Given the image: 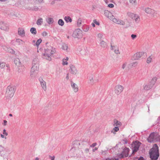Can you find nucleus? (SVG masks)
<instances>
[{"mask_svg":"<svg viewBox=\"0 0 160 160\" xmlns=\"http://www.w3.org/2000/svg\"><path fill=\"white\" fill-rule=\"evenodd\" d=\"M55 48L51 46H49L45 50L43 54L44 58L50 61L51 60L52 55L55 52Z\"/></svg>","mask_w":160,"mask_h":160,"instance_id":"obj_3","label":"nucleus"},{"mask_svg":"<svg viewBox=\"0 0 160 160\" xmlns=\"http://www.w3.org/2000/svg\"><path fill=\"white\" fill-rule=\"evenodd\" d=\"M98 81V79H96L95 77L92 75H90L88 77V83L91 84H93Z\"/></svg>","mask_w":160,"mask_h":160,"instance_id":"obj_10","label":"nucleus"},{"mask_svg":"<svg viewBox=\"0 0 160 160\" xmlns=\"http://www.w3.org/2000/svg\"><path fill=\"white\" fill-rule=\"evenodd\" d=\"M144 52H138L134 54L136 58L137 59L141 58L143 55Z\"/></svg>","mask_w":160,"mask_h":160,"instance_id":"obj_19","label":"nucleus"},{"mask_svg":"<svg viewBox=\"0 0 160 160\" xmlns=\"http://www.w3.org/2000/svg\"><path fill=\"white\" fill-rule=\"evenodd\" d=\"M82 22V20L81 18H79L78 19L77 21V25L78 27H80L81 25Z\"/></svg>","mask_w":160,"mask_h":160,"instance_id":"obj_35","label":"nucleus"},{"mask_svg":"<svg viewBox=\"0 0 160 160\" xmlns=\"http://www.w3.org/2000/svg\"><path fill=\"white\" fill-rule=\"evenodd\" d=\"M42 35L43 37H45L47 35V33L46 32H43L42 33Z\"/></svg>","mask_w":160,"mask_h":160,"instance_id":"obj_44","label":"nucleus"},{"mask_svg":"<svg viewBox=\"0 0 160 160\" xmlns=\"http://www.w3.org/2000/svg\"><path fill=\"white\" fill-rule=\"evenodd\" d=\"M141 144V143L138 141H135L133 142L132 144V153L134 154L137 152L138 150V148Z\"/></svg>","mask_w":160,"mask_h":160,"instance_id":"obj_7","label":"nucleus"},{"mask_svg":"<svg viewBox=\"0 0 160 160\" xmlns=\"http://www.w3.org/2000/svg\"><path fill=\"white\" fill-rule=\"evenodd\" d=\"M119 130L118 127H115L112 130L111 132L112 133H113L114 134H116V132H118Z\"/></svg>","mask_w":160,"mask_h":160,"instance_id":"obj_29","label":"nucleus"},{"mask_svg":"<svg viewBox=\"0 0 160 160\" xmlns=\"http://www.w3.org/2000/svg\"><path fill=\"white\" fill-rule=\"evenodd\" d=\"M85 151L86 153H88L89 152V149L88 148H86L85 149Z\"/></svg>","mask_w":160,"mask_h":160,"instance_id":"obj_53","label":"nucleus"},{"mask_svg":"<svg viewBox=\"0 0 160 160\" xmlns=\"http://www.w3.org/2000/svg\"><path fill=\"white\" fill-rule=\"evenodd\" d=\"M14 62L15 64L18 67H22L23 68V67L22 66L20 60L18 58H16L14 60Z\"/></svg>","mask_w":160,"mask_h":160,"instance_id":"obj_18","label":"nucleus"},{"mask_svg":"<svg viewBox=\"0 0 160 160\" xmlns=\"http://www.w3.org/2000/svg\"><path fill=\"white\" fill-rule=\"evenodd\" d=\"M72 36L75 38H81L83 36L82 32L79 29H76L74 31Z\"/></svg>","mask_w":160,"mask_h":160,"instance_id":"obj_5","label":"nucleus"},{"mask_svg":"<svg viewBox=\"0 0 160 160\" xmlns=\"http://www.w3.org/2000/svg\"><path fill=\"white\" fill-rule=\"evenodd\" d=\"M153 57L152 55L149 56L147 58L146 62L147 63L149 64L152 61Z\"/></svg>","mask_w":160,"mask_h":160,"instance_id":"obj_24","label":"nucleus"},{"mask_svg":"<svg viewBox=\"0 0 160 160\" xmlns=\"http://www.w3.org/2000/svg\"><path fill=\"white\" fill-rule=\"evenodd\" d=\"M71 85L74 92H77L78 90V85L73 82H71Z\"/></svg>","mask_w":160,"mask_h":160,"instance_id":"obj_17","label":"nucleus"},{"mask_svg":"<svg viewBox=\"0 0 160 160\" xmlns=\"http://www.w3.org/2000/svg\"><path fill=\"white\" fill-rule=\"evenodd\" d=\"M157 80V78L156 77H154L152 79V82L153 85L154 84L156 81Z\"/></svg>","mask_w":160,"mask_h":160,"instance_id":"obj_41","label":"nucleus"},{"mask_svg":"<svg viewBox=\"0 0 160 160\" xmlns=\"http://www.w3.org/2000/svg\"><path fill=\"white\" fill-rule=\"evenodd\" d=\"M64 20L66 21V22H71L72 21V19L70 17H65L64 18Z\"/></svg>","mask_w":160,"mask_h":160,"instance_id":"obj_31","label":"nucleus"},{"mask_svg":"<svg viewBox=\"0 0 160 160\" xmlns=\"http://www.w3.org/2000/svg\"><path fill=\"white\" fill-rule=\"evenodd\" d=\"M138 160H145V159L143 157H141L139 158Z\"/></svg>","mask_w":160,"mask_h":160,"instance_id":"obj_54","label":"nucleus"},{"mask_svg":"<svg viewBox=\"0 0 160 160\" xmlns=\"http://www.w3.org/2000/svg\"><path fill=\"white\" fill-rule=\"evenodd\" d=\"M108 7L110 8H112L114 7V5L112 3L109 4L108 5Z\"/></svg>","mask_w":160,"mask_h":160,"instance_id":"obj_47","label":"nucleus"},{"mask_svg":"<svg viewBox=\"0 0 160 160\" xmlns=\"http://www.w3.org/2000/svg\"><path fill=\"white\" fill-rule=\"evenodd\" d=\"M18 34L22 37H24L25 35V32L23 28H19L18 30Z\"/></svg>","mask_w":160,"mask_h":160,"instance_id":"obj_16","label":"nucleus"},{"mask_svg":"<svg viewBox=\"0 0 160 160\" xmlns=\"http://www.w3.org/2000/svg\"><path fill=\"white\" fill-rule=\"evenodd\" d=\"M135 14L129 12L127 13V16L132 19L133 18H134V17L135 15Z\"/></svg>","mask_w":160,"mask_h":160,"instance_id":"obj_28","label":"nucleus"},{"mask_svg":"<svg viewBox=\"0 0 160 160\" xmlns=\"http://www.w3.org/2000/svg\"><path fill=\"white\" fill-rule=\"evenodd\" d=\"M31 32L34 34H36L37 33V31L36 28H32L30 29Z\"/></svg>","mask_w":160,"mask_h":160,"instance_id":"obj_33","label":"nucleus"},{"mask_svg":"<svg viewBox=\"0 0 160 160\" xmlns=\"http://www.w3.org/2000/svg\"><path fill=\"white\" fill-rule=\"evenodd\" d=\"M105 15L108 18L112 21L113 22L122 25H125V22L123 20L115 18L114 16L112 15V13L108 11H105Z\"/></svg>","mask_w":160,"mask_h":160,"instance_id":"obj_1","label":"nucleus"},{"mask_svg":"<svg viewBox=\"0 0 160 160\" xmlns=\"http://www.w3.org/2000/svg\"><path fill=\"white\" fill-rule=\"evenodd\" d=\"M93 22L94 23V24H96L99 25V23L98 22H97L96 20V19L94 20L93 21Z\"/></svg>","mask_w":160,"mask_h":160,"instance_id":"obj_45","label":"nucleus"},{"mask_svg":"<svg viewBox=\"0 0 160 160\" xmlns=\"http://www.w3.org/2000/svg\"><path fill=\"white\" fill-rule=\"evenodd\" d=\"M111 49L113 50L114 52L116 54L120 53L118 47L116 45H111Z\"/></svg>","mask_w":160,"mask_h":160,"instance_id":"obj_14","label":"nucleus"},{"mask_svg":"<svg viewBox=\"0 0 160 160\" xmlns=\"http://www.w3.org/2000/svg\"><path fill=\"white\" fill-rule=\"evenodd\" d=\"M134 20L135 22H138L140 21V17L137 14H135L134 18H132Z\"/></svg>","mask_w":160,"mask_h":160,"instance_id":"obj_23","label":"nucleus"},{"mask_svg":"<svg viewBox=\"0 0 160 160\" xmlns=\"http://www.w3.org/2000/svg\"><path fill=\"white\" fill-rule=\"evenodd\" d=\"M101 46L102 47H105L107 46L106 43L103 41H102L100 43Z\"/></svg>","mask_w":160,"mask_h":160,"instance_id":"obj_34","label":"nucleus"},{"mask_svg":"<svg viewBox=\"0 0 160 160\" xmlns=\"http://www.w3.org/2000/svg\"><path fill=\"white\" fill-rule=\"evenodd\" d=\"M7 51L8 52H9L12 53H14L15 52V51L13 49L10 48H8L7 49Z\"/></svg>","mask_w":160,"mask_h":160,"instance_id":"obj_37","label":"nucleus"},{"mask_svg":"<svg viewBox=\"0 0 160 160\" xmlns=\"http://www.w3.org/2000/svg\"><path fill=\"white\" fill-rule=\"evenodd\" d=\"M3 133L4 135H5L6 136L8 135V133L7 132H6V131L5 129L3 130Z\"/></svg>","mask_w":160,"mask_h":160,"instance_id":"obj_48","label":"nucleus"},{"mask_svg":"<svg viewBox=\"0 0 160 160\" xmlns=\"http://www.w3.org/2000/svg\"><path fill=\"white\" fill-rule=\"evenodd\" d=\"M145 12L148 14H153L155 13V11L149 8H146L145 9Z\"/></svg>","mask_w":160,"mask_h":160,"instance_id":"obj_15","label":"nucleus"},{"mask_svg":"<svg viewBox=\"0 0 160 160\" xmlns=\"http://www.w3.org/2000/svg\"><path fill=\"white\" fill-rule=\"evenodd\" d=\"M131 36L132 39H134L137 36L136 35L132 34Z\"/></svg>","mask_w":160,"mask_h":160,"instance_id":"obj_50","label":"nucleus"},{"mask_svg":"<svg viewBox=\"0 0 160 160\" xmlns=\"http://www.w3.org/2000/svg\"><path fill=\"white\" fill-rule=\"evenodd\" d=\"M123 141L125 143H127V140L126 139H123Z\"/></svg>","mask_w":160,"mask_h":160,"instance_id":"obj_57","label":"nucleus"},{"mask_svg":"<svg viewBox=\"0 0 160 160\" xmlns=\"http://www.w3.org/2000/svg\"><path fill=\"white\" fill-rule=\"evenodd\" d=\"M43 22V19L42 18H40L38 19L37 21V25H41Z\"/></svg>","mask_w":160,"mask_h":160,"instance_id":"obj_30","label":"nucleus"},{"mask_svg":"<svg viewBox=\"0 0 160 160\" xmlns=\"http://www.w3.org/2000/svg\"><path fill=\"white\" fill-rule=\"evenodd\" d=\"M69 71L72 74L76 75L78 74V72L76 68L73 65H71L70 66Z\"/></svg>","mask_w":160,"mask_h":160,"instance_id":"obj_9","label":"nucleus"},{"mask_svg":"<svg viewBox=\"0 0 160 160\" xmlns=\"http://www.w3.org/2000/svg\"><path fill=\"white\" fill-rule=\"evenodd\" d=\"M123 87L119 85H117L115 87V92L117 94H119L123 91Z\"/></svg>","mask_w":160,"mask_h":160,"instance_id":"obj_11","label":"nucleus"},{"mask_svg":"<svg viewBox=\"0 0 160 160\" xmlns=\"http://www.w3.org/2000/svg\"><path fill=\"white\" fill-rule=\"evenodd\" d=\"M32 65L39 66V61L38 58H35L33 60Z\"/></svg>","mask_w":160,"mask_h":160,"instance_id":"obj_20","label":"nucleus"},{"mask_svg":"<svg viewBox=\"0 0 160 160\" xmlns=\"http://www.w3.org/2000/svg\"><path fill=\"white\" fill-rule=\"evenodd\" d=\"M143 88L146 90H148L151 89L152 87V85L151 86L149 84H145L143 85Z\"/></svg>","mask_w":160,"mask_h":160,"instance_id":"obj_22","label":"nucleus"},{"mask_svg":"<svg viewBox=\"0 0 160 160\" xmlns=\"http://www.w3.org/2000/svg\"><path fill=\"white\" fill-rule=\"evenodd\" d=\"M158 134L157 132H152L149 135L148 141L149 142H156L158 141Z\"/></svg>","mask_w":160,"mask_h":160,"instance_id":"obj_6","label":"nucleus"},{"mask_svg":"<svg viewBox=\"0 0 160 160\" xmlns=\"http://www.w3.org/2000/svg\"><path fill=\"white\" fill-rule=\"evenodd\" d=\"M136 2V0H130V2L132 4L135 3Z\"/></svg>","mask_w":160,"mask_h":160,"instance_id":"obj_49","label":"nucleus"},{"mask_svg":"<svg viewBox=\"0 0 160 160\" xmlns=\"http://www.w3.org/2000/svg\"><path fill=\"white\" fill-rule=\"evenodd\" d=\"M58 23V24L61 26H63L64 24V22L62 19H61L59 20Z\"/></svg>","mask_w":160,"mask_h":160,"instance_id":"obj_36","label":"nucleus"},{"mask_svg":"<svg viewBox=\"0 0 160 160\" xmlns=\"http://www.w3.org/2000/svg\"><path fill=\"white\" fill-rule=\"evenodd\" d=\"M114 124L113 125L115 126H117L120 127L121 125V123L120 122L118 121L116 119H114Z\"/></svg>","mask_w":160,"mask_h":160,"instance_id":"obj_25","label":"nucleus"},{"mask_svg":"<svg viewBox=\"0 0 160 160\" xmlns=\"http://www.w3.org/2000/svg\"><path fill=\"white\" fill-rule=\"evenodd\" d=\"M9 115V116H11V117L12 116V115L11 114H10Z\"/></svg>","mask_w":160,"mask_h":160,"instance_id":"obj_61","label":"nucleus"},{"mask_svg":"<svg viewBox=\"0 0 160 160\" xmlns=\"http://www.w3.org/2000/svg\"><path fill=\"white\" fill-rule=\"evenodd\" d=\"M39 81L40 82L41 85L42 89L45 91L47 89V87L46 86V82L44 81L42 78L40 77L39 78Z\"/></svg>","mask_w":160,"mask_h":160,"instance_id":"obj_13","label":"nucleus"},{"mask_svg":"<svg viewBox=\"0 0 160 160\" xmlns=\"http://www.w3.org/2000/svg\"><path fill=\"white\" fill-rule=\"evenodd\" d=\"M39 69V66L32 65L31 69L30 74L31 77H34L37 75Z\"/></svg>","mask_w":160,"mask_h":160,"instance_id":"obj_8","label":"nucleus"},{"mask_svg":"<svg viewBox=\"0 0 160 160\" xmlns=\"http://www.w3.org/2000/svg\"><path fill=\"white\" fill-rule=\"evenodd\" d=\"M35 160H39V158H36Z\"/></svg>","mask_w":160,"mask_h":160,"instance_id":"obj_59","label":"nucleus"},{"mask_svg":"<svg viewBox=\"0 0 160 160\" xmlns=\"http://www.w3.org/2000/svg\"><path fill=\"white\" fill-rule=\"evenodd\" d=\"M150 157L152 160H157L159 156L158 148L156 144H155L149 152Z\"/></svg>","mask_w":160,"mask_h":160,"instance_id":"obj_2","label":"nucleus"},{"mask_svg":"<svg viewBox=\"0 0 160 160\" xmlns=\"http://www.w3.org/2000/svg\"><path fill=\"white\" fill-rule=\"evenodd\" d=\"M1 136L2 138H5V139H6V137H4V136L3 135L1 134Z\"/></svg>","mask_w":160,"mask_h":160,"instance_id":"obj_56","label":"nucleus"},{"mask_svg":"<svg viewBox=\"0 0 160 160\" xmlns=\"http://www.w3.org/2000/svg\"><path fill=\"white\" fill-rule=\"evenodd\" d=\"M61 48L63 50L67 51L68 49V45L65 43H63L62 46Z\"/></svg>","mask_w":160,"mask_h":160,"instance_id":"obj_26","label":"nucleus"},{"mask_svg":"<svg viewBox=\"0 0 160 160\" xmlns=\"http://www.w3.org/2000/svg\"><path fill=\"white\" fill-rule=\"evenodd\" d=\"M6 65V64L4 62H2L0 63V68H4Z\"/></svg>","mask_w":160,"mask_h":160,"instance_id":"obj_40","label":"nucleus"},{"mask_svg":"<svg viewBox=\"0 0 160 160\" xmlns=\"http://www.w3.org/2000/svg\"><path fill=\"white\" fill-rule=\"evenodd\" d=\"M129 149L128 148H125L123 149L122 153L120 156V158H122L124 157H127L128 156Z\"/></svg>","mask_w":160,"mask_h":160,"instance_id":"obj_12","label":"nucleus"},{"mask_svg":"<svg viewBox=\"0 0 160 160\" xmlns=\"http://www.w3.org/2000/svg\"><path fill=\"white\" fill-rule=\"evenodd\" d=\"M92 25L93 27H95V24L94 23H92Z\"/></svg>","mask_w":160,"mask_h":160,"instance_id":"obj_58","label":"nucleus"},{"mask_svg":"<svg viewBox=\"0 0 160 160\" xmlns=\"http://www.w3.org/2000/svg\"><path fill=\"white\" fill-rule=\"evenodd\" d=\"M7 121L6 120H4L3 121V124L4 126H6L7 125Z\"/></svg>","mask_w":160,"mask_h":160,"instance_id":"obj_51","label":"nucleus"},{"mask_svg":"<svg viewBox=\"0 0 160 160\" xmlns=\"http://www.w3.org/2000/svg\"><path fill=\"white\" fill-rule=\"evenodd\" d=\"M47 22L49 24H51L53 23V20L52 18H48L47 20Z\"/></svg>","mask_w":160,"mask_h":160,"instance_id":"obj_32","label":"nucleus"},{"mask_svg":"<svg viewBox=\"0 0 160 160\" xmlns=\"http://www.w3.org/2000/svg\"><path fill=\"white\" fill-rule=\"evenodd\" d=\"M98 37L99 39H101L102 37V35L101 33H99L98 35Z\"/></svg>","mask_w":160,"mask_h":160,"instance_id":"obj_42","label":"nucleus"},{"mask_svg":"<svg viewBox=\"0 0 160 160\" xmlns=\"http://www.w3.org/2000/svg\"><path fill=\"white\" fill-rule=\"evenodd\" d=\"M132 25V24L131 22H128V24H127L126 25V27L128 28L130 27H131Z\"/></svg>","mask_w":160,"mask_h":160,"instance_id":"obj_46","label":"nucleus"},{"mask_svg":"<svg viewBox=\"0 0 160 160\" xmlns=\"http://www.w3.org/2000/svg\"><path fill=\"white\" fill-rule=\"evenodd\" d=\"M69 60V58L68 57L65 58H63L62 60V64L63 65H67L68 64V61Z\"/></svg>","mask_w":160,"mask_h":160,"instance_id":"obj_21","label":"nucleus"},{"mask_svg":"<svg viewBox=\"0 0 160 160\" xmlns=\"http://www.w3.org/2000/svg\"><path fill=\"white\" fill-rule=\"evenodd\" d=\"M98 149V148L97 147L95 148L94 149H92V151L93 152H94L95 151L97 150Z\"/></svg>","mask_w":160,"mask_h":160,"instance_id":"obj_52","label":"nucleus"},{"mask_svg":"<svg viewBox=\"0 0 160 160\" xmlns=\"http://www.w3.org/2000/svg\"><path fill=\"white\" fill-rule=\"evenodd\" d=\"M23 42L22 40L19 38L17 39L16 40V42L18 44H21Z\"/></svg>","mask_w":160,"mask_h":160,"instance_id":"obj_38","label":"nucleus"},{"mask_svg":"<svg viewBox=\"0 0 160 160\" xmlns=\"http://www.w3.org/2000/svg\"><path fill=\"white\" fill-rule=\"evenodd\" d=\"M42 41V40L41 39H38L36 42V45L37 46H38L40 44V43H41Z\"/></svg>","mask_w":160,"mask_h":160,"instance_id":"obj_39","label":"nucleus"},{"mask_svg":"<svg viewBox=\"0 0 160 160\" xmlns=\"http://www.w3.org/2000/svg\"><path fill=\"white\" fill-rule=\"evenodd\" d=\"M50 157L51 159V160H54L55 157L54 156Z\"/></svg>","mask_w":160,"mask_h":160,"instance_id":"obj_55","label":"nucleus"},{"mask_svg":"<svg viewBox=\"0 0 160 160\" xmlns=\"http://www.w3.org/2000/svg\"><path fill=\"white\" fill-rule=\"evenodd\" d=\"M129 65L128 63L125 62L122 64V68L123 69H128Z\"/></svg>","mask_w":160,"mask_h":160,"instance_id":"obj_27","label":"nucleus"},{"mask_svg":"<svg viewBox=\"0 0 160 160\" xmlns=\"http://www.w3.org/2000/svg\"><path fill=\"white\" fill-rule=\"evenodd\" d=\"M16 88L15 87L12 85H10L7 87L6 89L5 95L7 98H12L14 95Z\"/></svg>","mask_w":160,"mask_h":160,"instance_id":"obj_4","label":"nucleus"},{"mask_svg":"<svg viewBox=\"0 0 160 160\" xmlns=\"http://www.w3.org/2000/svg\"><path fill=\"white\" fill-rule=\"evenodd\" d=\"M67 38L68 39L69 38H70V37H69V36H67Z\"/></svg>","mask_w":160,"mask_h":160,"instance_id":"obj_60","label":"nucleus"},{"mask_svg":"<svg viewBox=\"0 0 160 160\" xmlns=\"http://www.w3.org/2000/svg\"><path fill=\"white\" fill-rule=\"evenodd\" d=\"M97 144L96 143H93L91 145H90V147H95L97 145Z\"/></svg>","mask_w":160,"mask_h":160,"instance_id":"obj_43","label":"nucleus"}]
</instances>
